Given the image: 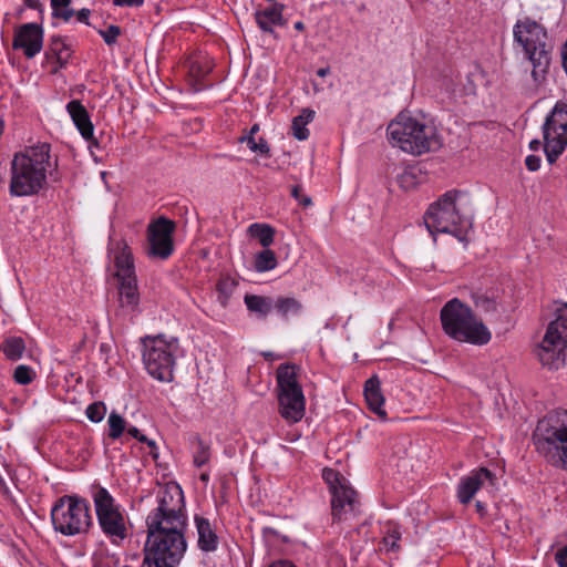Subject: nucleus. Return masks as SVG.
Here are the masks:
<instances>
[{
  "mask_svg": "<svg viewBox=\"0 0 567 567\" xmlns=\"http://www.w3.org/2000/svg\"><path fill=\"white\" fill-rule=\"evenodd\" d=\"M51 146L40 143L13 155L9 193L12 197L37 195L47 184Z\"/></svg>",
  "mask_w": 567,
  "mask_h": 567,
  "instance_id": "nucleus-1",
  "label": "nucleus"
},
{
  "mask_svg": "<svg viewBox=\"0 0 567 567\" xmlns=\"http://www.w3.org/2000/svg\"><path fill=\"white\" fill-rule=\"evenodd\" d=\"M386 135L393 146L415 156L442 147V138L434 125L402 113L388 125Z\"/></svg>",
  "mask_w": 567,
  "mask_h": 567,
  "instance_id": "nucleus-2",
  "label": "nucleus"
},
{
  "mask_svg": "<svg viewBox=\"0 0 567 567\" xmlns=\"http://www.w3.org/2000/svg\"><path fill=\"white\" fill-rule=\"evenodd\" d=\"M443 331L452 339L474 346H485L492 333L472 308L458 298L449 300L440 311Z\"/></svg>",
  "mask_w": 567,
  "mask_h": 567,
  "instance_id": "nucleus-3",
  "label": "nucleus"
},
{
  "mask_svg": "<svg viewBox=\"0 0 567 567\" xmlns=\"http://www.w3.org/2000/svg\"><path fill=\"white\" fill-rule=\"evenodd\" d=\"M513 34L514 41L523 47L533 64L534 81L543 82L551 62L553 51L546 29L530 18H525L515 23Z\"/></svg>",
  "mask_w": 567,
  "mask_h": 567,
  "instance_id": "nucleus-4",
  "label": "nucleus"
},
{
  "mask_svg": "<svg viewBox=\"0 0 567 567\" xmlns=\"http://www.w3.org/2000/svg\"><path fill=\"white\" fill-rule=\"evenodd\" d=\"M462 196L464 192L451 189L430 205L424 215V224L432 235L446 233L462 239L464 230L472 227V219L465 216L458 206Z\"/></svg>",
  "mask_w": 567,
  "mask_h": 567,
  "instance_id": "nucleus-5",
  "label": "nucleus"
},
{
  "mask_svg": "<svg viewBox=\"0 0 567 567\" xmlns=\"http://www.w3.org/2000/svg\"><path fill=\"white\" fill-rule=\"evenodd\" d=\"M50 516L54 530L64 536L86 535L93 527L90 503L78 494L59 497Z\"/></svg>",
  "mask_w": 567,
  "mask_h": 567,
  "instance_id": "nucleus-6",
  "label": "nucleus"
},
{
  "mask_svg": "<svg viewBox=\"0 0 567 567\" xmlns=\"http://www.w3.org/2000/svg\"><path fill=\"white\" fill-rule=\"evenodd\" d=\"M142 343L143 362L150 375L162 382H171L179 350L177 338L167 340L163 334L146 336Z\"/></svg>",
  "mask_w": 567,
  "mask_h": 567,
  "instance_id": "nucleus-7",
  "label": "nucleus"
},
{
  "mask_svg": "<svg viewBox=\"0 0 567 567\" xmlns=\"http://www.w3.org/2000/svg\"><path fill=\"white\" fill-rule=\"evenodd\" d=\"M91 496L101 530L112 544L120 545L128 536L121 505L104 486L97 483L91 485Z\"/></svg>",
  "mask_w": 567,
  "mask_h": 567,
  "instance_id": "nucleus-8",
  "label": "nucleus"
},
{
  "mask_svg": "<svg viewBox=\"0 0 567 567\" xmlns=\"http://www.w3.org/2000/svg\"><path fill=\"white\" fill-rule=\"evenodd\" d=\"M544 368L559 370L567 358V303L556 310V319L547 326L545 336L534 350Z\"/></svg>",
  "mask_w": 567,
  "mask_h": 567,
  "instance_id": "nucleus-9",
  "label": "nucleus"
},
{
  "mask_svg": "<svg viewBox=\"0 0 567 567\" xmlns=\"http://www.w3.org/2000/svg\"><path fill=\"white\" fill-rule=\"evenodd\" d=\"M322 480L328 486L331 495L330 507L332 523H340L354 515L359 508L358 492L350 485L349 481L337 470L324 467Z\"/></svg>",
  "mask_w": 567,
  "mask_h": 567,
  "instance_id": "nucleus-10",
  "label": "nucleus"
},
{
  "mask_svg": "<svg viewBox=\"0 0 567 567\" xmlns=\"http://www.w3.org/2000/svg\"><path fill=\"white\" fill-rule=\"evenodd\" d=\"M158 505L147 515L145 523L188 524L185 497L182 487L168 483L158 493Z\"/></svg>",
  "mask_w": 567,
  "mask_h": 567,
  "instance_id": "nucleus-11",
  "label": "nucleus"
},
{
  "mask_svg": "<svg viewBox=\"0 0 567 567\" xmlns=\"http://www.w3.org/2000/svg\"><path fill=\"white\" fill-rule=\"evenodd\" d=\"M544 152L551 165L567 147V103L557 102L543 125Z\"/></svg>",
  "mask_w": 567,
  "mask_h": 567,
  "instance_id": "nucleus-12",
  "label": "nucleus"
},
{
  "mask_svg": "<svg viewBox=\"0 0 567 567\" xmlns=\"http://www.w3.org/2000/svg\"><path fill=\"white\" fill-rule=\"evenodd\" d=\"M532 441L549 464L567 470V427H535Z\"/></svg>",
  "mask_w": 567,
  "mask_h": 567,
  "instance_id": "nucleus-13",
  "label": "nucleus"
},
{
  "mask_svg": "<svg viewBox=\"0 0 567 567\" xmlns=\"http://www.w3.org/2000/svg\"><path fill=\"white\" fill-rule=\"evenodd\" d=\"M175 230V221L164 216L152 221L147 226V255L152 258L167 259L174 251Z\"/></svg>",
  "mask_w": 567,
  "mask_h": 567,
  "instance_id": "nucleus-14",
  "label": "nucleus"
},
{
  "mask_svg": "<svg viewBox=\"0 0 567 567\" xmlns=\"http://www.w3.org/2000/svg\"><path fill=\"white\" fill-rule=\"evenodd\" d=\"M42 23H24L14 30L12 49L21 50L27 59L39 54L43 48Z\"/></svg>",
  "mask_w": 567,
  "mask_h": 567,
  "instance_id": "nucleus-15",
  "label": "nucleus"
},
{
  "mask_svg": "<svg viewBox=\"0 0 567 567\" xmlns=\"http://www.w3.org/2000/svg\"><path fill=\"white\" fill-rule=\"evenodd\" d=\"M279 412L289 422H299L305 414V396L302 389L279 392Z\"/></svg>",
  "mask_w": 567,
  "mask_h": 567,
  "instance_id": "nucleus-16",
  "label": "nucleus"
},
{
  "mask_svg": "<svg viewBox=\"0 0 567 567\" xmlns=\"http://www.w3.org/2000/svg\"><path fill=\"white\" fill-rule=\"evenodd\" d=\"M74 125L81 133L82 137L90 143V146L99 147V141L94 137V126L91 122L89 112L79 100H72L66 105Z\"/></svg>",
  "mask_w": 567,
  "mask_h": 567,
  "instance_id": "nucleus-17",
  "label": "nucleus"
},
{
  "mask_svg": "<svg viewBox=\"0 0 567 567\" xmlns=\"http://www.w3.org/2000/svg\"><path fill=\"white\" fill-rule=\"evenodd\" d=\"M284 8L285 6L281 3H274L262 10H257L255 12V21L258 28L262 32L271 34L275 40H277L279 35L274 30V27H284L287 23V20L282 17Z\"/></svg>",
  "mask_w": 567,
  "mask_h": 567,
  "instance_id": "nucleus-18",
  "label": "nucleus"
},
{
  "mask_svg": "<svg viewBox=\"0 0 567 567\" xmlns=\"http://www.w3.org/2000/svg\"><path fill=\"white\" fill-rule=\"evenodd\" d=\"M194 522L198 534V548L205 553L217 550L219 537L216 530L212 527L209 519L196 514L194 516Z\"/></svg>",
  "mask_w": 567,
  "mask_h": 567,
  "instance_id": "nucleus-19",
  "label": "nucleus"
},
{
  "mask_svg": "<svg viewBox=\"0 0 567 567\" xmlns=\"http://www.w3.org/2000/svg\"><path fill=\"white\" fill-rule=\"evenodd\" d=\"M363 392L369 408L384 420L385 411L382 410L384 398L381 392L380 380L377 375H373L365 381Z\"/></svg>",
  "mask_w": 567,
  "mask_h": 567,
  "instance_id": "nucleus-20",
  "label": "nucleus"
},
{
  "mask_svg": "<svg viewBox=\"0 0 567 567\" xmlns=\"http://www.w3.org/2000/svg\"><path fill=\"white\" fill-rule=\"evenodd\" d=\"M120 251L115 255L114 264L116 268V279L130 278L135 275L133 254L125 241L117 244Z\"/></svg>",
  "mask_w": 567,
  "mask_h": 567,
  "instance_id": "nucleus-21",
  "label": "nucleus"
},
{
  "mask_svg": "<svg viewBox=\"0 0 567 567\" xmlns=\"http://www.w3.org/2000/svg\"><path fill=\"white\" fill-rule=\"evenodd\" d=\"M117 281L118 299L121 307H136L140 302L136 276L130 278H121L117 279Z\"/></svg>",
  "mask_w": 567,
  "mask_h": 567,
  "instance_id": "nucleus-22",
  "label": "nucleus"
},
{
  "mask_svg": "<svg viewBox=\"0 0 567 567\" xmlns=\"http://www.w3.org/2000/svg\"><path fill=\"white\" fill-rule=\"evenodd\" d=\"M277 385L279 392L293 391L302 389L297 381L296 365L290 363H282L276 371Z\"/></svg>",
  "mask_w": 567,
  "mask_h": 567,
  "instance_id": "nucleus-23",
  "label": "nucleus"
},
{
  "mask_svg": "<svg viewBox=\"0 0 567 567\" xmlns=\"http://www.w3.org/2000/svg\"><path fill=\"white\" fill-rule=\"evenodd\" d=\"M482 487V481L473 472L461 480L457 488V497L461 504H468L476 492Z\"/></svg>",
  "mask_w": 567,
  "mask_h": 567,
  "instance_id": "nucleus-24",
  "label": "nucleus"
},
{
  "mask_svg": "<svg viewBox=\"0 0 567 567\" xmlns=\"http://www.w3.org/2000/svg\"><path fill=\"white\" fill-rule=\"evenodd\" d=\"M210 70L212 68L208 63L203 64L198 61H194L190 63L188 75L189 82L194 87V91L198 92L210 86V84L204 82L206 75L210 72Z\"/></svg>",
  "mask_w": 567,
  "mask_h": 567,
  "instance_id": "nucleus-25",
  "label": "nucleus"
},
{
  "mask_svg": "<svg viewBox=\"0 0 567 567\" xmlns=\"http://www.w3.org/2000/svg\"><path fill=\"white\" fill-rule=\"evenodd\" d=\"M315 117V111L310 109H303L301 114L292 120V134L299 141H305L309 137V130L306 125L311 122Z\"/></svg>",
  "mask_w": 567,
  "mask_h": 567,
  "instance_id": "nucleus-26",
  "label": "nucleus"
},
{
  "mask_svg": "<svg viewBox=\"0 0 567 567\" xmlns=\"http://www.w3.org/2000/svg\"><path fill=\"white\" fill-rule=\"evenodd\" d=\"M189 442L192 445L196 446L193 464L195 467L200 468L207 464L210 458V446L205 443L197 433H193L189 436Z\"/></svg>",
  "mask_w": 567,
  "mask_h": 567,
  "instance_id": "nucleus-27",
  "label": "nucleus"
},
{
  "mask_svg": "<svg viewBox=\"0 0 567 567\" xmlns=\"http://www.w3.org/2000/svg\"><path fill=\"white\" fill-rule=\"evenodd\" d=\"M6 358L10 361H18L25 350V342L20 337H9L1 344Z\"/></svg>",
  "mask_w": 567,
  "mask_h": 567,
  "instance_id": "nucleus-28",
  "label": "nucleus"
},
{
  "mask_svg": "<svg viewBox=\"0 0 567 567\" xmlns=\"http://www.w3.org/2000/svg\"><path fill=\"white\" fill-rule=\"evenodd\" d=\"M248 234L258 239L264 248H268L274 243L275 229L268 224H251L248 227Z\"/></svg>",
  "mask_w": 567,
  "mask_h": 567,
  "instance_id": "nucleus-29",
  "label": "nucleus"
},
{
  "mask_svg": "<svg viewBox=\"0 0 567 567\" xmlns=\"http://www.w3.org/2000/svg\"><path fill=\"white\" fill-rule=\"evenodd\" d=\"M245 305L250 312L266 317L272 309V302L269 297L258 295H246Z\"/></svg>",
  "mask_w": 567,
  "mask_h": 567,
  "instance_id": "nucleus-30",
  "label": "nucleus"
},
{
  "mask_svg": "<svg viewBox=\"0 0 567 567\" xmlns=\"http://www.w3.org/2000/svg\"><path fill=\"white\" fill-rule=\"evenodd\" d=\"M401 539L400 526L395 523L389 522L384 526V536L381 540V544L385 548L386 551H399L400 545L399 540Z\"/></svg>",
  "mask_w": 567,
  "mask_h": 567,
  "instance_id": "nucleus-31",
  "label": "nucleus"
},
{
  "mask_svg": "<svg viewBox=\"0 0 567 567\" xmlns=\"http://www.w3.org/2000/svg\"><path fill=\"white\" fill-rule=\"evenodd\" d=\"M278 261L276 254L271 249H264L256 254L254 267L258 272H266L277 267Z\"/></svg>",
  "mask_w": 567,
  "mask_h": 567,
  "instance_id": "nucleus-32",
  "label": "nucleus"
},
{
  "mask_svg": "<svg viewBox=\"0 0 567 567\" xmlns=\"http://www.w3.org/2000/svg\"><path fill=\"white\" fill-rule=\"evenodd\" d=\"M274 307L284 318H288L290 315L296 316L302 309L301 302L291 297L278 298Z\"/></svg>",
  "mask_w": 567,
  "mask_h": 567,
  "instance_id": "nucleus-33",
  "label": "nucleus"
},
{
  "mask_svg": "<svg viewBox=\"0 0 567 567\" xmlns=\"http://www.w3.org/2000/svg\"><path fill=\"white\" fill-rule=\"evenodd\" d=\"M238 282L230 276L220 277L216 285V290L218 292V300L221 303V306H227L228 300L236 290Z\"/></svg>",
  "mask_w": 567,
  "mask_h": 567,
  "instance_id": "nucleus-34",
  "label": "nucleus"
},
{
  "mask_svg": "<svg viewBox=\"0 0 567 567\" xmlns=\"http://www.w3.org/2000/svg\"><path fill=\"white\" fill-rule=\"evenodd\" d=\"M93 567H120V557L109 549H99L92 555Z\"/></svg>",
  "mask_w": 567,
  "mask_h": 567,
  "instance_id": "nucleus-35",
  "label": "nucleus"
},
{
  "mask_svg": "<svg viewBox=\"0 0 567 567\" xmlns=\"http://www.w3.org/2000/svg\"><path fill=\"white\" fill-rule=\"evenodd\" d=\"M472 300L476 309L484 313H495L497 311V301L494 297L482 292L472 293Z\"/></svg>",
  "mask_w": 567,
  "mask_h": 567,
  "instance_id": "nucleus-36",
  "label": "nucleus"
},
{
  "mask_svg": "<svg viewBox=\"0 0 567 567\" xmlns=\"http://www.w3.org/2000/svg\"><path fill=\"white\" fill-rule=\"evenodd\" d=\"M71 2L72 0H51L52 17L68 22L75 13V11L70 8Z\"/></svg>",
  "mask_w": 567,
  "mask_h": 567,
  "instance_id": "nucleus-37",
  "label": "nucleus"
},
{
  "mask_svg": "<svg viewBox=\"0 0 567 567\" xmlns=\"http://www.w3.org/2000/svg\"><path fill=\"white\" fill-rule=\"evenodd\" d=\"M130 440L128 427H109L103 435V444L105 447L118 442L120 445L125 444Z\"/></svg>",
  "mask_w": 567,
  "mask_h": 567,
  "instance_id": "nucleus-38",
  "label": "nucleus"
},
{
  "mask_svg": "<svg viewBox=\"0 0 567 567\" xmlns=\"http://www.w3.org/2000/svg\"><path fill=\"white\" fill-rule=\"evenodd\" d=\"M62 51H66V53L71 52L69 45L65 43L62 37L53 35L50 39L47 51L44 53L45 60L50 62L53 56L62 55Z\"/></svg>",
  "mask_w": 567,
  "mask_h": 567,
  "instance_id": "nucleus-39",
  "label": "nucleus"
},
{
  "mask_svg": "<svg viewBox=\"0 0 567 567\" xmlns=\"http://www.w3.org/2000/svg\"><path fill=\"white\" fill-rule=\"evenodd\" d=\"M567 425V410L556 409L548 412L537 425Z\"/></svg>",
  "mask_w": 567,
  "mask_h": 567,
  "instance_id": "nucleus-40",
  "label": "nucleus"
},
{
  "mask_svg": "<svg viewBox=\"0 0 567 567\" xmlns=\"http://www.w3.org/2000/svg\"><path fill=\"white\" fill-rule=\"evenodd\" d=\"M128 435L130 437H133L141 443H145L148 447H153V451H151L152 458L157 462L159 455L157 452V444L154 440L148 439L145 434L141 433L138 427H128Z\"/></svg>",
  "mask_w": 567,
  "mask_h": 567,
  "instance_id": "nucleus-41",
  "label": "nucleus"
},
{
  "mask_svg": "<svg viewBox=\"0 0 567 567\" xmlns=\"http://www.w3.org/2000/svg\"><path fill=\"white\" fill-rule=\"evenodd\" d=\"M85 414L91 422L99 423L105 417L106 406L101 401L93 402L86 408Z\"/></svg>",
  "mask_w": 567,
  "mask_h": 567,
  "instance_id": "nucleus-42",
  "label": "nucleus"
},
{
  "mask_svg": "<svg viewBox=\"0 0 567 567\" xmlns=\"http://www.w3.org/2000/svg\"><path fill=\"white\" fill-rule=\"evenodd\" d=\"M34 372L33 370L24 364L18 365L13 373V379L17 383L27 385L33 381Z\"/></svg>",
  "mask_w": 567,
  "mask_h": 567,
  "instance_id": "nucleus-43",
  "label": "nucleus"
},
{
  "mask_svg": "<svg viewBox=\"0 0 567 567\" xmlns=\"http://www.w3.org/2000/svg\"><path fill=\"white\" fill-rule=\"evenodd\" d=\"M398 183L401 188L409 190L417 185V177L412 169H405L398 176Z\"/></svg>",
  "mask_w": 567,
  "mask_h": 567,
  "instance_id": "nucleus-44",
  "label": "nucleus"
},
{
  "mask_svg": "<svg viewBox=\"0 0 567 567\" xmlns=\"http://www.w3.org/2000/svg\"><path fill=\"white\" fill-rule=\"evenodd\" d=\"M97 33L107 45H113L116 43L117 37L122 34V29L118 25L110 24L106 30H99Z\"/></svg>",
  "mask_w": 567,
  "mask_h": 567,
  "instance_id": "nucleus-45",
  "label": "nucleus"
},
{
  "mask_svg": "<svg viewBox=\"0 0 567 567\" xmlns=\"http://www.w3.org/2000/svg\"><path fill=\"white\" fill-rule=\"evenodd\" d=\"M276 434L278 437L288 443H293L301 437V433L299 432L298 427H278Z\"/></svg>",
  "mask_w": 567,
  "mask_h": 567,
  "instance_id": "nucleus-46",
  "label": "nucleus"
},
{
  "mask_svg": "<svg viewBox=\"0 0 567 567\" xmlns=\"http://www.w3.org/2000/svg\"><path fill=\"white\" fill-rule=\"evenodd\" d=\"M107 425H131V419L127 417V406L122 414L112 411L107 419Z\"/></svg>",
  "mask_w": 567,
  "mask_h": 567,
  "instance_id": "nucleus-47",
  "label": "nucleus"
},
{
  "mask_svg": "<svg viewBox=\"0 0 567 567\" xmlns=\"http://www.w3.org/2000/svg\"><path fill=\"white\" fill-rule=\"evenodd\" d=\"M302 187L300 185H295L291 188V196L301 205L302 207H309L312 204V200L309 196L301 194Z\"/></svg>",
  "mask_w": 567,
  "mask_h": 567,
  "instance_id": "nucleus-48",
  "label": "nucleus"
},
{
  "mask_svg": "<svg viewBox=\"0 0 567 567\" xmlns=\"http://www.w3.org/2000/svg\"><path fill=\"white\" fill-rule=\"evenodd\" d=\"M474 475H477L480 481H482V485L484 481H488L491 485H495L496 475L491 472L487 467H480L478 470L473 471Z\"/></svg>",
  "mask_w": 567,
  "mask_h": 567,
  "instance_id": "nucleus-49",
  "label": "nucleus"
},
{
  "mask_svg": "<svg viewBox=\"0 0 567 567\" xmlns=\"http://www.w3.org/2000/svg\"><path fill=\"white\" fill-rule=\"evenodd\" d=\"M250 151L258 152L261 155H265L267 157L270 156L269 145H268L267 141L264 137H260L259 141L256 142V144H254V146H250Z\"/></svg>",
  "mask_w": 567,
  "mask_h": 567,
  "instance_id": "nucleus-50",
  "label": "nucleus"
},
{
  "mask_svg": "<svg viewBox=\"0 0 567 567\" xmlns=\"http://www.w3.org/2000/svg\"><path fill=\"white\" fill-rule=\"evenodd\" d=\"M70 58H71V52H68L65 55L53 56L51 60H54L55 65L51 72L53 74H55L60 69H64L66 66V64L69 63Z\"/></svg>",
  "mask_w": 567,
  "mask_h": 567,
  "instance_id": "nucleus-51",
  "label": "nucleus"
},
{
  "mask_svg": "<svg viewBox=\"0 0 567 567\" xmlns=\"http://www.w3.org/2000/svg\"><path fill=\"white\" fill-rule=\"evenodd\" d=\"M555 561L558 567H567V545H564L556 550Z\"/></svg>",
  "mask_w": 567,
  "mask_h": 567,
  "instance_id": "nucleus-52",
  "label": "nucleus"
},
{
  "mask_svg": "<svg viewBox=\"0 0 567 567\" xmlns=\"http://www.w3.org/2000/svg\"><path fill=\"white\" fill-rule=\"evenodd\" d=\"M262 536L265 538H268V537L280 538L281 542L285 544H288L290 542V538L288 536H281L277 529L269 527V526L262 528Z\"/></svg>",
  "mask_w": 567,
  "mask_h": 567,
  "instance_id": "nucleus-53",
  "label": "nucleus"
},
{
  "mask_svg": "<svg viewBox=\"0 0 567 567\" xmlns=\"http://www.w3.org/2000/svg\"><path fill=\"white\" fill-rule=\"evenodd\" d=\"M540 157L538 155H528L525 158V165L528 171L536 172L540 167Z\"/></svg>",
  "mask_w": 567,
  "mask_h": 567,
  "instance_id": "nucleus-54",
  "label": "nucleus"
},
{
  "mask_svg": "<svg viewBox=\"0 0 567 567\" xmlns=\"http://www.w3.org/2000/svg\"><path fill=\"white\" fill-rule=\"evenodd\" d=\"M76 16V19L86 24V25H90V22H89V18H90V14H91V10L87 9V8H82L81 10H79L78 12L74 13Z\"/></svg>",
  "mask_w": 567,
  "mask_h": 567,
  "instance_id": "nucleus-55",
  "label": "nucleus"
},
{
  "mask_svg": "<svg viewBox=\"0 0 567 567\" xmlns=\"http://www.w3.org/2000/svg\"><path fill=\"white\" fill-rule=\"evenodd\" d=\"M113 3L118 7H140L144 0H113Z\"/></svg>",
  "mask_w": 567,
  "mask_h": 567,
  "instance_id": "nucleus-56",
  "label": "nucleus"
},
{
  "mask_svg": "<svg viewBox=\"0 0 567 567\" xmlns=\"http://www.w3.org/2000/svg\"><path fill=\"white\" fill-rule=\"evenodd\" d=\"M23 2L25 4V7L37 10L41 14V17L43 16L44 8H43L42 3L40 2V0H23Z\"/></svg>",
  "mask_w": 567,
  "mask_h": 567,
  "instance_id": "nucleus-57",
  "label": "nucleus"
},
{
  "mask_svg": "<svg viewBox=\"0 0 567 567\" xmlns=\"http://www.w3.org/2000/svg\"><path fill=\"white\" fill-rule=\"evenodd\" d=\"M268 567H297L292 561L290 560H276L271 563Z\"/></svg>",
  "mask_w": 567,
  "mask_h": 567,
  "instance_id": "nucleus-58",
  "label": "nucleus"
},
{
  "mask_svg": "<svg viewBox=\"0 0 567 567\" xmlns=\"http://www.w3.org/2000/svg\"><path fill=\"white\" fill-rule=\"evenodd\" d=\"M0 491L4 496H8L10 494L9 487L7 486V483L1 475H0Z\"/></svg>",
  "mask_w": 567,
  "mask_h": 567,
  "instance_id": "nucleus-59",
  "label": "nucleus"
},
{
  "mask_svg": "<svg viewBox=\"0 0 567 567\" xmlns=\"http://www.w3.org/2000/svg\"><path fill=\"white\" fill-rule=\"evenodd\" d=\"M542 145L544 146V143H542L539 140H533L529 143V148L536 152L540 148Z\"/></svg>",
  "mask_w": 567,
  "mask_h": 567,
  "instance_id": "nucleus-60",
  "label": "nucleus"
},
{
  "mask_svg": "<svg viewBox=\"0 0 567 567\" xmlns=\"http://www.w3.org/2000/svg\"><path fill=\"white\" fill-rule=\"evenodd\" d=\"M240 142H246L249 148L250 146H254V144H256L255 137L252 135L241 137Z\"/></svg>",
  "mask_w": 567,
  "mask_h": 567,
  "instance_id": "nucleus-61",
  "label": "nucleus"
},
{
  "mask_svg": "<svg viewBox=\"0 0 567 567\" xmlns=\"http://www.w3.org/2000/svg\"><path fill=\"white\" fill-rule=\"evenodd\" d=\"M475 507L476 512L480 513L481 515H484L486 513L485 505L482 502L477 501Z\"/></svg>",
  "mask_w": 567,
  "mask_h": 567,
  "instance_id": "nucleus-62",
  "label": "nucleus"
},
{
  "mask_svg": "<svg viewBox=\"0 0 567 567\" xmlns=\"http://www.w3.org/2000/svg\"><path fill=\"white\" fill-rule=\"evenodd\" d=\"M330 73V68H321L317 71V75L320 76V78H324L326 75H328Z\"/></svg>",
  "mask_w": 567,
  "mask_h": 567,
  "instance_id": "nucleus-63",
  "label": "nucleus"
},
{
  "mask_svg": "<svg viewBox=\"0 0 567 567\" xmlns=\"http://www.w3.org/2000/svg\"><path fill=\"white\" fill-rule=\"evenodd\" d=\"M293 27L298 31H303L305 30V23L302 21H297Z\"/></svg>",
  "mask_w": 567,
  "mask_h": 567,
  "instance_id": "nucleus-64",
  "label": "nucleus"
}]
</instances>
